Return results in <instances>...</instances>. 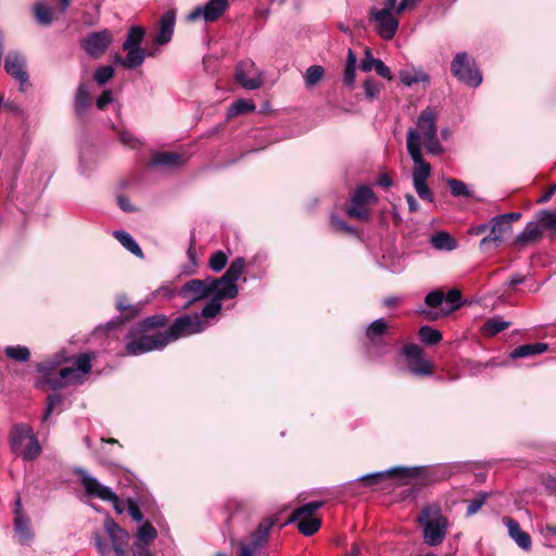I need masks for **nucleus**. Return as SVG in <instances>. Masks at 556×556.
Masks as SVG:
<instances>
[{
	"instance_id": "a18cd8bd",
	"label": "nucleus",
	"mask_w": 556,
	"mask_h": 556,
	"mask_svg": "<svg viewBox=\"0 0 556 556\" xmlns=\"http://www.w3.org/2000/svg\"><path fill=\"white\" fill-rule=\"evenodd\" d=\"M356 55L355 53L350 49L348 52V61L344 72V83L346 85H352L355 80V67H356Z\"/></svg>"
},
{
	"instance_id": "69168bd1",
	"label": "nucleus",
	"mask_w": 556,
	"mask_h": 556,
	"mask_svg": "<svg viewBox=\"0 0 556 556\" xmlns=\"http://www.w3.org/2000/svg\"><path fill=\"white\" fill-rule=\"evenodd\" d=\"M418 0H401L399 4L396 3L395 13L399 15L403 13L405 10L413 8Z\"/></svg>"
},
{
	"instance_id": "423d86ee",
	"label": "nucleus",
	"mask_w": 556,
	"mask_h": 556,
	"mask_svg": "<svg viewBox=\"0 0 556 556\" xmlns=\"http://www.w3.org/2000/svg\"><path fill=\"white\" fill-rule=\"evenodd\" d=\"M91 370V355H78L73 366L63 367L59 370L58 377L47 376L46 382L54 390L67 384L80 382L81 378Z\"/></svg>"
},
{
	"instance_id": "052dcab7",
	"label": "nucleus",
	"mask_w": 556,
	"mask_h": 556,
	"mask_svg": "<svg viewBox=\"0 0 556 556\" xmlns=\"http://www.w3.org/2000/svg\"><path fill=\"white\" fill-rule=\"evenodd\" d=\"M62 401H63V397L60 394H52V395L48 396L47 407H46V412L43 415V421H46L50 417L54 407L58 406L59 404H61Z\"/></svg>"
},
{
	"instance_id": "bb28decb",
	"label": "nucleus",
	"mask_w": 556,
	"mask_h": 556,
	"mask_svg": "<svg viewBox=\"0 0 556 556\" xmlns=\"http://www.w3.org/2000/svg\"><path fill=\"white\" fill-rule=\"evenodd\" d=\"M543 231L535 220L527 224L525 229L516 237V243L527 245L539 241L542 238Z\"/></svg>"
},
{
	"instance_id": "72a5a7b5",
	"label": "nucleus",
	"mask_w": 556,
	"mask_h": 556,
	"mask_svg": "<svg viewBox=\"0 0 556 556\" xmlns=\"http://www.w3.org/2000/svg\"><path fill=\"white\" fill-rule=\"evenodd\" d=\"M408 369L416 376H430L433 371V364L421 356L409 362Z\"/></svg>"
},
{
	"instance_id": "7c9ffc66",
	"label": "nucleus",
	"mask_w": 556,
	"mask_h": 556,
	"mask_svg": "<svg viewBox=\"0 0 556 556\" xmlns=\"http://www.w3.org/2000/svg\"><path fill=\"white\" fill-rule=\"evenodd\" d=\"M546 343H532V344H523L518 348H516L510 356L513 358H520V357H527L530 355H538L541 353H544L547 350Z\"/></svg>"
},
{
	"instance_id": "1a4fd4ad",
	"label": "nucleus",
	"mask_w": 556,
	"mask_h": 556,
	"mask_svg": "<svg viewBox=\"0 0 556 556\" xmlns=\"http://www.w3.org/2000/svg\"><path fill=\"white\" fill-rule=\"evenodd\" d=\"M206 323L198 315H182L175 319L172 326L164 331L168 343L191 334L200 333L206 328Z\"/></svg>"
},
{
	"instance_id": "79ce46f5",
	"label": "nucleus",
	"mask_w": 556,
	"mask_h": 556,
	"mask_svg": "<svg viewBox=\"0 0 556 556\" xmlns=\"http://www.w3.org/2000/svg\"><path fill=\"white\" fill-rule=\"evenodd\" d=\"M4 354L14 361L17 362H27L30 356V352L28 348L23 345H15V346H7L4 349Z\"/></svg>"
},
{
	"instance_id": "338daca9",
	"label": "nucleus",
	"mask_w": 556,
	"mask_h": 556,
	"mask_svg": "<svg viewBox=\"0 0 556 556\" xmlns=\"http://www.w3.org/2000/svg\"><path fill=\"white\" fill-rule=\"evenodd\" d=\"M149 544H143L141 542H136L134 545L132 555L134 556H146L147 554H151L147 548Z\"/></svg>"
},
{
	"instance_id": "e2e57ef3",
	"label": "nucleus",
	"mask_w": 556,
	"mask_h": 556,
	"mask_svg": "<svg viewBox=\"0 0 556 556\" xmlns=\"http://www.w3.org/2000/svg\"><path fill=\"white\" fill-rule=\"evenodd\" d=\"M128 513L132 517L134 520L140 522L143 519V515L137 505V503L132 500H128Z\"/></svg>"
},
{
	"instance_id": "a19ab883",
	"label": "nucleus",
	"mask_w": 556,
	"mask_h": 556,
	"mask_svg": "<svg viewBox=\"0 0 556 556\" xmlns=\"http://www.w3.org/2000/svg\"><path fill=\"white\" fill-rule=\"evenodd\" d=\"M167 317L162 314L149 316L144 318L142 321L139 323L137 327L142 328L144 331L148 332L150 329H157L162 328L166 325Z\"/></svg>"
},
{
	"instance_id": "6e6d98bb",
	"label": "nucleus",
	"mask_w": 556,
	"mask_h": 556,
	"mask_svg": "<svg viewBox=\"0 0 556 556\" xmlns=\"http://www.w3.org/2000/svg\"><path fill=\"white\" fill-rule=\"evenodd\" d=\"M397 0H372V5L369 11L384 10L388 12H394Z\"/></svg>"
},
{
	"instance_id": "39448f33",
	"label": "nucleus",
	"mask_w": 556,
	"mask_h": 556,
	"mask_svg": "<svg viewBox=\"0 0 556 556\" xmlns=\"http://www.w3.org/2000/svg\"><path fill=\"white\" fill-rule=\"evenodd\" d=\"M168 344V339L163 332L149 334L142 328L135 327L126 336V353L140 355L154 350H161Z\"/></svg>"
},
{
	"instance_id": "f257e3e1",
	"label": "nucleus",
	"mask_w": 556,
	"mask_h": 556,
	"mask_svg": "<svg viewBox=\"0 0 556 556\" xmlns=\"http://www.w3.org/2000/svg\"><path fill=\"white\" fill-rule=\"evenodd\" d=\"M244 268V258L237 257L231 262L230 266L222 277H207L203 280L191 279L181 287L179 295L188 300L186 307H189L192 303L203 300L214 293L228 280H239Z\"/></svg>"
},
{
	"instance_id": "2eb2a0df",
	"label": "nucleus",
	"mask_w": 556,
	"mask_h": 556,
	"mask_svg": "<svg viewBox=\"0 0 556 556\" xmlns=\"http://www.w3.org/2000/svg\"><path fill=\"white\" fill-rule=\"evenodd\" d=\"M236 80L244 89L254 90L263 85L261 73L256 68L254 62L243 61L236 70Z\"/></svg>"
},
{
	"instance_id": "473e14b6",
	"label": "nucleus",
	"mask_w": 556,
	"mask_h": 556,
	"mask_svg": "<svg viewBox=\"0 0 556 556\" xmlns=\"http://www.w3.org/2000/svg\"><path fill=\"white\" fill-rule=\"evenodd\" d=\"M114 237L119 241V243L124 248H126L134 255L143 257L142 250L128 232L123 230H116L114 231Z\"/></svg>"
},
{
	"instance_id": "774afa93",
	"label": "nucleus",
	"mask_w": 556,
	"mask_h": 556,
	"mask_svg": "<svg viewBox=\"0 0 556 556\" xmlns=\"http://www.w3.org/2000/svg\"><path fill=\"white\" fill-rule=\"evenodd\" d=\"M543 483L551 492H556V473L553 476L545 477Z\"/></svg>"
},
{
	"instance_id": "f3484780",
	"label": "nucleus",
	"mask_w": 556,
	"mask_h": 556,
	"mask_svg": "<svg viewBox=\"0 0 556 556\" xmlns=\"http://www.w3.org/2000/svg\"><path fill=\"white\" fill-rule=\"evenodd\" d=\"M228 8V0H210L203 7H197L188 15L189 21L202 17L205 22H214L219 18Z\"/></svg>"
},
{
	"instance_id": "8fccbe9b",
	"label": "nucleus",
	"mask_w": 556,
	"mask_h": 556,
	"mask_svg": "<svg viewBox=\"0 0 556 556\" xmlns=\"http://www.w3.org/2000/svg\"><path fill=\"white\" fill-rule=\"evenodd\" d=\"M35 15L40 24L49 25L52 22L53 12L45 4L38 3L35 5Z\"/></svg>"
},
{
	"instance_id": "4468645a",
	"label": "nucleus",
	"mask_w": 556,
	"mask_h": 556,
	"mask_svg": "<svg viewBox=\"0 0 556 556\" xmlns=\"http://www.w3.org/2000/svg\"><path fill=\"white\" fill-rule=\"evenodd\" d=\"M104 529L111 540L115 556H129L127 549L130 540L129 533L110 517L104 520Z\"/></svg>"
},
{
	"instance_id": "20e7f679",
	"label": "nucleus",
	"mask_w": 556,
	"mask_h": 556,
	"mask_svg": "<svg viewBox=\"0 0 556 556\" xmlns=\"http://www.w3.org/2000/svg\"><path fill=\"white\" fill-rule=\"evenodd\" d=\"M9 444L12 453L25 462L36 459L41 453L39 441L27 425L17 424L11 428Z\"/></svg>"
},
{
	"instance_id": "49530a36",
	"label": "nucleus",
	"mask_w": 556,
	"mask_h": 556,
	"mask_svg": "<svg viewBox=\"0 0 556 556\" xmlns=\"http://www.w3.org/2000/svg\"><path fill=\"white\" fill-rule=\"evenodd\" d=\"M228 256L224 251L213 253L208 260V266L214 273H219L227 265Z\"/></svg>"
},
{
	"instance_id": "9d476101",
	"label": "nucleus",
	"mask_w": 556,
	"mask_h": 556,
	"mask_svg": "<svg viewBox=\"0 0 556 556\" xmlns=\"http://www.w3.org/2000/svg\"><path fill=\"white\" fill-rule=\"evenodd\" d=\"M452 74L460 81L471 87H478L482 81L481 73L466 52H458L451 64Z\"/></svg>"
},
{
	"instance_id": "b1692460",
	"label": "nucleus",
	"mask_w": 556,
	"mask_h": 556,
	"mask_svg": "<svg viewBox=\"0 0 556 556\" xmlns=\"http://www.w3.org/2000/svg\"><path fill=\"white\" fill-rule=\"evenodd\" d=\"M462 293L458 289H452L444 294V303L446 307H442L440 312L428 313L430 319H437L442 316H447L452 312L460 307Z\"/></svg>"
},
{
	"instance_id": "9b49d317",
	"label": "nucleus",
	"mask_w": 556,
	"mask_h": 556,
	"mask_svg": "<svg viewBox=\"0 0 556 556\" xmlns=\"http://www.w3.org/2000/svg\"><path fill=\"white\" fill-rule=\"evenodd\" d=\"M238 280H228L226 283H224L222 287H219L214 293L211 301L203 307L201 315H199L201 318H214L217 316L222 311V301L223 300H229L235 299L238 293L239 289L237 286Z\"/></svg>"
},
{
	"instance_id": "412c9836",
	"label": "nucleus",
	"mask_w": 556,
	"mask_h": 556,
	"mask_svg": "<svg viewBox=\"0 0 556 556\" xmlns=\"http://www.w3.org/2000/svg\"><path fill=\"white\" fill-rule=\"evenodd\" d=\"M14 528L18 541L23 545H27L33 541L34 532L30 528V520L28 517L24 516L21 513V500L16 501V510H15V519H14Z\"/></svg>"
},
{
	"instance_id": "bf43d9fd",
	"label": "nucleus",
	"mask_w": 556,
	"mask_h": 556,
	"mask_svg": "<svg viewBox=\"0 0 556 556\" xmlns=\"http://www.w3.org/2000/svg\"><path fill=\"white\" fill-rule=\"evenodd\" d=\"M330 224L338 231L346 232V233H355V229L352 226H350L348 223H345L344 220H342L341 218H339L336 215H331Z\"/></svg>"
},
{
	"instance_id": "e433bc0d",
	"label": "nucleus",
	"mask_w": 556,
	"mask_h": 556,
	"mask_svg": "<svg viewBox=\"0 0 556 556\" xmlns=\"http://www.w3.org/2000/svg\"><path fill=\"white\" fill-rule=\"evenodd\" d=\"M254 110H255V104L252 101L240 99V100L235 101L229 106V109L227 111V117L232 118L237 115H240V114H243L247 112H252Z\"/></svg>"
},
{
	"instance_id": "3c124183",
	"label": "nucleus",
	"mask_w": 556,
	"mask_h": 556,
	"mask_svg": "<svg viewBox=\"0 0 556 556\" xmlns=\"http://www.w3.org/2000/svg\"><path fill=\"white\" fill-rule=\"evenodd\" d=\"M489 497V494L485 492H481L477 495L476 498L468 501L467 505V516H472L477 514L480 508L484 505Z\"/></svg>"
},
{
	"instance_id": "a878e982",
	"label": "nucleus",
	"mask_w": 556,
	"mask_h": 556,
	"mask_svg": "<svg viewBox=\"0 0 556 556\" xmlns=\"http://www.w3.org/2000/svg\"><path fill=\"white\" fill-rule=\"evenodd\" d=\"M128 51L125 58L115 55V61L126 68H136L140 66L146 58L144 51L141 48H129L125 49Z\"/></svg>"
},
{
	"instance_id": "aec40b11",
	"label": "nucleus",
	"mask_w": 556,
	"mask_h": 556,
	"mask_svg": "<svg viewBox=\"0 0 556 556\" xmlns=\"http://www.w3.org/2000/svg\"><path fill=\"white\" fill-rule=\"evenodd\" d=\"M4 68L7 73L18 80L21 85L27 83L28 75L25 71V60L21 54L10 52L4 60Z\"/></svg>"
},
{
	"instance_id": "4c0bfd02",
	"label": "nucleus",
	"mask_w": 556,
	"mask_h": 556,
	"mask_svg": "<svg viewBox=\"0 0 556 556\" xmlns=\"http://www.w3.org/2000/svg\"><path fill=\"white\" fill-rule=\"evenodd\" d=\"M144 36V29L140 26H132L128 31V36L123 43V49L140 48V43Z\"/></svg>"
},
{
	"instance_id": "4be33fe9",
	"label": "nucleus",
	"mask_w": 556,
	"mask_h": 556,
	"mask_svg": "<svg viewBox=\"0 0 556 556\" xmlns=\"http://www.w3.org/2000/svg\"><path fill=\"white\" fill-rule=\"evenodd\" d=\"M503 523L508 530V535L515 541V543L522 549L529 551L532 545L530 535L522 531L519 522L510 517H504Z\"/></svg>"
},
{
	"instance_id": "f8f14e48",
	"label": "nucleus",
	"mask_w": 556,
	"mask_h": 556,
	"mask_svg": "<svg viewBox=\"0 0 556 556\" xmlns=\"http://www.w3.org/2000/svg\"><path fill=\"white\" fill-rule=\"evenodd\" d=\"M397 15V13L384 10H375L368 13L369 20L376 23V33L384 40L394 38L400 25Z\"/></svg>"
},
{
	"instance_id": "c9c22d12",
	"label": "nucleus",
	"mask_w": 556,
	"mask_h": 556,
	"mask_svg": "<svg viewBox=\"0 0 556 556\" xmlns=\"http://www.w3.org/2000/svg\"><path fill=\"white\" fill-rule=\"evenodd\" d=\"M387 329L388 323L383 318H379L368 326L366 336L374 343L382 337Z\"/></svg>"
},
{
	"instance_id": "864d4df0",
	"label": "nucleus",
	"mask_w": 556,
	"mask_h": 556,
	"mask_svg": "<svg viewBox=\"0 0 556 556\" xmlns=\"http://www.w3.org/2000/svg\"><path fill=\"white\" fill-rule=\"evenodd\" d=\"M381 89H382V84H380L371 78L366 79L364 83L365 96L369 100H374L375 98H377L378 94L380 93Z\"/></svg>"
},
{
	"instance_id": "7ed1b4c3",
	"label": "nucleus",
	"mask_w": 556,
	"mask_h": 556,
	"mask_svg": "<svg viewBox=\"0 0 556 556\" xmlns=\"http://www.w3.org/2000/svg\"><path fill=\"white\" fill-rule=\"evenodd\" d=\"M437 115L431 108L425 109L417 119V127L410 128L407 131V141L409 135L413 134V138L417 147L421 143L425 144L427 151L431 154H440L443 152V148L438 139L437 128Z\"/></svg>"
},
{
	"instance_id": "680f3d73",
	"label": "nucleus",
	"mask_w": 556,
	"mask_h": 556,
	"mask_svg": "<svg viewBox=\"0 0 556 556\" xmlns=\"http://www.w3.org/2000/svg\"><path fill=\"white\" fill-rule=\"evenodd\" d=\"M404 355L407 357L408 363L422 356L424 351L417 344H408L403 349Z\"/></svg>"
},
{
	"instance_id": "f03ea898",
	"label": "nucleus",
	"mask_w": 556,
	"mask_h": 556,
	"mask_svg": "<svg viewBox=\"0 0 556 556\" xmlns=\"http://www.w3.org/2000/svg\"><path fill=\"white\" fill-rule=\"evenodd\" d=\"M418 523L422 527L424 541L429 546L440 545L447 533L448 520L439 505H427L420 511Z\"/></svg>"
},
{
	"instance_id": "603ef678",
	"label": "nucleus",
	"mask_w": 556,
	"mask_h": 556,
	"mask_svg": "<svg viewBox=\"0 0 556 556\" xmlns=\"http://www.w3.org/2000/svg\"><path fill=\"white\" fill-rule=\"evenodd\" d=\"M114 76V68L111 65L100 66L94 72V80L99 85L106 84Z\"/></svg>"
},
{
	"instance_id": "dca6fc26",
	"label": "nucleus",
	"mask_w": 556,
	"mask_h": 556,
	"mask_svg": "<svg viewBox=\"0 0 556 556\" xmlns=\"http://www.w3.org/2000/svg\"><path fill=\"white\" fill-rule=\"evenodd\" d=\"M511 231V226L501 218V215L490 220V235L480 241V249L486 251L491 244L500 247L504 241V236Z\"/></svg>"
},
{
	"instance_id": "a211bd4d",
	"label": "nucleus",
	"mask_w": 556,
	"mask_h": 556,
	"mask_svg": "<svg viewBox=\"0 0 556 556\" xmlns=\"http://www.w3.org/2000/svg\"><path fill=\"white\" fill-rule=\"evenodd\" d=\"M77 473L79 475L81 484L89 496L97 497L102 501L116 498V494L109 486L101 484L84 469H79Z\"/></svg>"
},
{
	"instance_id": "0eeeda50",
	"label": "nucleus",
	"mask_w": 556,
	"mask_h": 556,
	"mask_svg": "<svg viewBox=\"0 0 556 556\" xmlns=\"http://www.w3.org/2000/svg\"><path fill=\"white\" fill-rule=\"evenodd\" d=\"M378 197L367 186H359L350 197V204L345 208L349 217L361 222H368L371 217L370 206L377 204Z\"/></svg>"
},
{
	"instance_id": "de8ad7c7",
	"label": "nucleus",
	"mask_w": 556,
	"mask_h": 556,
	"mask_svg": "<svg viewBox=\"0 0 556 556\" xmlns=\"http://www.w3.org/2000/svg\"><path fill=\"white\" fill-rule=\"evenodd\" d=\"M155 538H156V530L149 522H146L143 526H141L138 529V532H137L138 542H141L143 544H150Z\"/></svg>"
},
{
	"instance_id": "f704fd0d",
	"label": "nucleus",
	"mask_w": 556,
	"mask_h": 556,
	"mask_svg": "<svg viewBox=\"0 0 556 556\" xmlns=\"http://www.w3.org/2000/svg\"><path fill=\"white\" fill-rule=\"evenodd\" d=\"M90 97L87 91V88L84 84H80L77 88L75 100H74V109L75 112L80 115L85 112V110L89 106Z\"/></svg>"
},
{
	"instance_id": "ea45409f",
	"label": "nucleus",
	"mask_w": 556,
	"mask_h": 556,
	"mask_svg": "<svg viewBox=\"0 0 556 556\" xmlns=\"http://www.w3.org/2000/svg\"><path fill=\"white\" fill-rule=\"evenodd\" d=\"M325 71L324 67L320 65H313L309 66L305 74H304V80L306 87L311 88L317 85L324 77Z\"/></svg>"
},
{
	"instance_id": "37998d69",
	"label": "nucleus",
	"mask_w": 556,
	"mask_h": 556,
	"mask_svg": "<svg viewBox=\"0 0 556 556\" xmlns=\"http://www.w3.org/2000/svg\"><path fill=\"white\" fill-rule=\"evenodd\" d=\"M419 337L426 344H437L442 340L441 332L428 326H422L419 329Z\"/></svg>"
},
{
	"instance_id": "393cba45",
	"label": "nucleus",
	"mask_w": 556,
	"mask_h": 556,
	"mask_svg": "<svg viewBox=\"0 0 556 556\" xmlns=\"http://www.w3.org/2000/svg\"><path fill=\"white\" fill-rule=\"evenodd\" d=\"M176 15L174 11L165 12L161 17V29L156 37V42L160 45L167 43L173 36L175 27Z\"/></svg>"
},
{
	"instance_id": "c756f323",
	"label": "nucleus",
	"mask_w": 556,
	"mask_h": 556,
	"mask_svg": "<svg viewBox=\"0 0 556 556\" xmlns=\"http://www.w3.org/2000/svg\"><path fill=\"white\" fill-rule=\"evenodd\" d=\"M430 243L440 251H453L457 248L456 240L446 231H439L431 236Z\"/></svg>"
},
{
	"instance_id": "5fc2aeb1",
	"label": "nucleus",
	"mask_w": 556,
	"mask_h": 556,
	"mask_svg": "<svg viewBox=\"0 0 556 556\" xmlns=\"http://www.w3.org/2000/svg\"><path fill=\"white\" fill-rule=\"evenodd\" d=\"M395 472H396V469H392V470H388V471H383V472L370 473V475H366V476L362 477L361 480L363 482H365L366 484H376L379 481H381L384 477L394 476Z\"/></svg>"
},
{
	"instance_id": "c03bdc74",
	"label": "nucleus",
	"mask_w": 556,
	"mask_h": 556,
	"mask_svg": "<svg viewBox=\"0 0 556 556\" xmlns=\"http://www.w3.org/2000/svg\"><path fill=\"white\" fill-rule=\"evenodd\" d=\"M400 79L405 86H412L417 83L428 81L429 77L424 72L410 73L408 71H401Z\"/></svg>"
},
{
	"instance_id": "0e129e2a",
	"label": "nucleus",
	"mask_w": 556,
	"mask_h": 556,
	"mask_svg": "<svg viewBox=\"0 0 556 556\" xmlns=\"http://www.w3.org/2000/svg\"><path fill=\"white\" fill-rule=\"evenodd\" d=\"M112 101V92L110 90H104L97 99V106L98 109L103 110Z\"/></svg>"
},
{
	"instance_id": "58836bf2",
	"label": "nucleus",
	"mask_w": 556,
	"mask_h": 556,
	"mask_svg": "<svg viewBox=\"0 0 556 556\" xmlns=\"http://www.w3.org/2000/svg\"><path fill=\"white\" fill-rule=\"evenodd\" d=\"M509 325L510 323L508 321H504L500 318H492L484 323L482 331L484 336L492 337L508 328Z\"/></svg>"
},
{
	"instance_id": "c85d7f7f",
	"label": "nucleus",
	"mask_w": 556,
	"mask_h": 556,
	"mask_svg": "<svg viewBox=\"0 0 556 556\" xmlns=\"http://www.w3.org/2000/svg\"><path fill=\"white\" fill-rule=\"evenodd\" d=\"M185 162L182 154L176 152H161L153 156L151 164L154 166L176 167Z\"/></svg>"
},
{
	"instance_id": "13d9d810",
	"label": "nucleus",
	"mask_w": 556,
	"mask_h": 556,
	"mask_svg": "<svg viewBox=\"0 0 556 556\" xmlns=\"http://www.w3.org/2000/svg\"><path fill=\"white\" fill-rule=\"evenodd\" d=\"M425 302L430 307H438L444 303V293L441 290L430 292Z\"/></svg>"
},
{
	"instance_id": "6e6552de",
	"label": "nucleus",
	"mask_w": 556,
	"mask_h": 556,
	"mask_svg": "<svg viewBox=\"0 0 556 556\" xmlns=\"http://www.w3.org/2000/svg\"><path fill=\"white\" fill-rule=\"evenodd\" d=\"M324 506L323 501L309 502L292 511L288 519V523L298 521V530L305 536H311L316 533L321 521L319 518L314 517V513Z\"/></svg>"
},
{
	"instance_id": "ddd939ff",
	"label": "nucleus",
	"mask_w": 556,
	"mask_h": 556,
	"mask_svg": "<svg viewBox=\"0 0 556 556\" xmlns=\"http://www.w3.org/2000/svg\"><path fill=\"white\" fill-rule=\"evenodd\" d=\"M113 41V35L109 29L93 31L81 41V48L93 59L102 56Z\"/></svg>"
},
{
	"instance_id": "6ab92c4d",
	"label": "nucleus",
	"mask_w": 556,
	"mask_h": 556,
	"mask_svg": "<svg viewBox=\"0 0 556 556\" xmlns=\"http://www.w3.org/2000/svg\"><path fill=\"white\" fill-rule=\"evenodd\" d=\"M408 153L414 161L413 180H427L430 176V164L424 161L421 147H417L414 141L413 134L409 135Z\"/></svg>"
},
{
	"instance_id": "2f4dec72",
	"label": "nucleus",
	"mask_w": 556,
	"mask_h": 556,
	"mask_svg": "<svg viewBox=\"0 0 556 556\" xmlns=\"http://www.w3.org/2000/svg\"><path fill=\"white\" fill-rule=\"evenodd\" d=\"M535 222L540 225L542 231L556 233V213L542 210L536 214Z\"/></svg>"
},
{
	"instance_id": "09e8293b",
	"label": "nucleus",
	"mask_w": 556,
	"mask_h": 556,
	"mask_svg": "<svg viewBox=\"0 0 556 556\" xmlns=\"http://www.w3.org/2000/svg\"><path fill=\"white\" fill-rule=\"evenodd\" d=\"M447 186L454 197H471L468 186L462 180L448 179Z\"/></svg>"
},
{
	"instance_id": "cd10ccee",
	"label": "nucleus",
	"mask_w": 556,
	"mask_h": 556,
	"mask_svg": "<svg viewBox=\"0 0 556 556\" xmlns=\"http://www.w3.org/2000/svg\"><path fill=\"white\" fill-rule=\"evenodd\" d=\"M275 519H267L261 522L256 531L252 535L251 543L249 544L255 551H258L268 540L269 531L275 525Z\"/></svg>"
},
{
	"instance_id": "4d7b16f0",
	"label": "nucleus",
	"mask_w": 556,
	"mask_h": 556,
	"mask_svg": "<svg viewBox=\"0 0 556 556\" xmlns=\"http://www.w3.org/2000/svg\"><path fill=\"white\" fill-rule=\"evenodd\" d=\"M414 187L417 192V194L424 199L432 202L433 198L432 194L427 186V180H413Z\"/></svg>"
},
{
	"instance_id": "5701e85b",
	"label": "nucleus",
	"mask_w": 556,
	"mask_h": 556,
	"mask_svg": "<svg viewBox=\"0 0 556 556\" xmlns=\"http://www.w3.org/2000/svg\"><path fill=\"white\" fill-rule=\"evenodd\" d=\"M361 70L363 72H370L371 70H375L379 76L389 80L392 79L390 68L381 60L375 59L369 49H366L365 51V58L362 61Z\"/></svg>"
}]
</instances>
